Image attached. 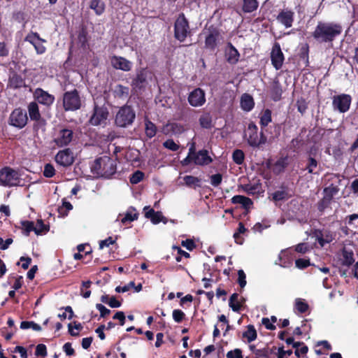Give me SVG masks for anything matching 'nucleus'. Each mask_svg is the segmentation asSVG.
<instances>
[{
    "label": "nucleus",
    "instance_id": "nucleus-1",
    "mask_svg": "<svg viewBox=\"0 0 358 358\" xmlns=\"http://www.w3.org/2000/svg\"><path fill=\"white\" fill-rule=\"evenodd\" d=\"M342 31L339 24L319 22L312 36L319 43H332Z\"/></svg>",
    "mask_w": 358,
    "mask_h": 358
},
{
    "label": "nucleus",
    "instance_id": "nucleus-2",
    "mask_svg": "<svg viewBox=\"0 0 358 358\" xmlns=\"http://www.w3.org/2000/svg\"><path fill=\"white\" fill-rule=\"evenodd\" d=\"M213 162L212 157L209 155L208 151L202 149L196 150V143H192L189 148L187 156L181 161L182 166H188L194 164L197 166H207Z\"/></svg>",
    "mask_w": 358,
    "mask_h": 358
},
{
    "label": "nucleus",
    "instance_id": "nucleus-3",
    "mask_svg": "<svg viewBox=\"0 0 358 358\" xmlns=\"http://www.w3.org/2000/svg\"><path fill=\"white\" fill-rule=\"evenodd\" d=\"M244 138L253 149H261L267 141V138L262 131L259 135L258 127L253 122L248 124V129L244 134Z\"/></svg>",
    "mask_w": 358,
    "mask_h": 358
},
{
    "label": "nucleus",
    "instance_id": "nucleus-4",
    "mask_svg": "<svg viewBox=\"0 0 358 358\" xmlns=\"http://www.w3.org/2000/svg\"><path fill=\"white\" fill-rule=\"evenodd\" d=\"M205 34L204 48L206 50L214 51L223 40L222 30L214 24L206 27L203 31Z\"/></svg>",
    "mask_w": 358,
    "mask_h": 358
},
{
    "label": "nucleus",
    "instance_id": "nucleus-5",
    "mask_svg": "<svg viewBox=\"0 0 358 358\" xmlns=\"http://www.w3.org/2000/svg\"><path fill=\"white\" fill-rule=\"evenodd\" d=\"M192 35L189 22L183 13H180L177 17L173 25V36L176 40L180 43Z\"/></svg>",
    "mask_w": 358,
    "mask_h": 358
},
{
    "label": "nucleus",
    "instance_id": "nucleus-6",
    "mask_svg": "<svg viewBox=\"0 0 358 358\" xmlns=\"http://www.w3.org/2000/svg\"><path fill=\"white\" fill-rule=\"evenodd\" d=\"M136 119V112L132 106L127 104L120 107L115 117L117 127L126 128L131 125Z\"/></svg>",
    "mask_w": 358,
    "mask_h": 358
},
{
    "label": "nucleus",
    "instance_id": "nucleus-7",
    "mask_svg": "<svg viewBox=\"0 0 358 358\" xmlns=\"http://www.w3.org/2000/svg\"><path fill=\"white\" fill-rule=\"evenodd\" d=\"M62 107L64 111H76L82 107V99L77 89L65 92L62 95Z\"/></svg>",
    "mask_w": 358,
    "mask_h": 358
},
{
    "label": "nucleus",
    "instance_id": "nucleus-8",
    "mask_svg": "<svg viewBox=\"0 0 358 358\" xmlns=\"http://www.w3.org/2000/svg\"><path fill=\"white\" fill-rule=\"evenodd\" d=\"M109 117V110L106 106H99L94 103L92 114L90 116L88 122L90 125L97 127H106Z\"/></svg>",
    "mask_w": 358,
    "mask_h": 358
},
{
    "label": "nucleus",
    "instance_id": "nucleus-9",
    "mask_svg": "<svg viewBox=\"0 0 358 358\" xmlns=\"http://www.w3.org/2000/svg\"><path fill=\"white\" fill-rule=\"evenodd\" d=\"M20 181V175L17 171L10 166H4L0 169V185L15 187L19 185Z\"/></svg>",
    "mask_w": 358,
    "mask_h": 358
},
{
    "label": "nucleus",
    "instance_id": "nucleus-10",
    "mask_svg": "<svg viewBox=\"0 0 358 358\" xmlns=\"http://www.w3.org/2000/svg\"><path fill=\"white\" fill-rule=\"evenodd\" d=\"M28 122V116L25 110L21 108H15L8 117V124L17 129H22Z\"/></svg>",
    "mask_w": 358,
    "mask_h": 358
},
{
    "label": "nucleus",
    "instance_id": "nucleus-11",
    "mask_svg": "<svg viewBox=\"0 0 358 358\" xmlns=\"http://www.w3.org/2000/svg\"><path fill=\"white\" fill-rule=\"evenodd\" d=\"M351 102L352 97L349 94H341L335 95L332 98V107L334 110L344 113L349 110Z\"/></svg>",
    "mask_w": 358,
    "mask_h": 358
},
{
    "label": "nucleus",
    "instance_id": "nucleus-12",
    "mask_svg": "<svg viewBox=\"0 0 358 358\" xmlns=\"http://www.w3.org/2000/svg\"><path fill=\"white\" fill-rule=\"evenodd\" d=\"M74 138V132L72 129L63 128L58 131L53 141L59 148L68 146Z\"/></svg>",
    "mask_w": 358,
    "mask_h": 358
},
{
    "label": "nucleus",
    "instance_id": "nucleus-13",
    "mask_svg": "<svg viewBox=\"0 0 358 358\" xmlns=\"http://www.w3.org/2000/svg\"><path fill=\"white\" fill-rule=\"evenodd\" d=\"M24 41L29 42L34 47L38 55H42L46 52V48L43 45L46 40L41 38L37 32L31 31L24 38Z\"/></svg>",
    "mask_w": 358,
    "mask_h": 358
},
{
    "label": "nucleus",
    "instance_id": "nucleus-14",
    "mask_svg": "<svg viewBox=\"0 0 358 358\" xmlns=\"http://www.w3.org/2000/svg\"><path fill=\"white\" fill-rule=\"evenodd\" d=\"M55 160L57 164L63 167H69L71 166L75 158L73 152L70 148H65L59 150L55 157Z\"/></svg>",
    "mask_w": 358,
    "mask_h": 358
},
{
    "label": "nucleus",
    "instance_id": "nucleus-15",
    "mask_svg": "<svg viewBox=\"0 0 358 358\" xmlns=\"http://www.w3.org/2000/svg\"><path fill=\"white\" fill-rule=\"evenodd\" d=\"M187 101L189 105L193 107L202 106L206 101L204 90L200 87L195 88L189 92Z\"/></svg>",
    "mask_w": 358,
    "mask_h": 358
},
{
    "label": "nucleus",
    "instance_id": "nucleus-16",
    "mask_svg": "<svg viewBox=\"0 0 358 358\" xmlns=\"http://www.w3.org/2000/svg\"><path fill=\"white\" fill-rule=\"evenodd\" d=\"M271 64L276 70L282 68L285 57L278 43H275L271 52Z\"/></svg>",
    "mask_w": 358,
    "mask_h": 358
},
{
    "label": "nucleus",
    "instance_id": "nucleus-17",
    "mask_svg": "<svg viewBox=\"0 0 358 358\" xmlns=\"http://www.w3.org/2000/svg\"><path fill=\"white\" fill-rule=\"evenodd\" d=\"M34 97L38 103L47 107L50 106L55 100L54 95L49 94L41 88H36L35 90Z\"/></svg>",
    "mask_w": 358,
    "mask_h": 358
},
{
    "label": "nucleus",
    "instance_id": "nucleus-18",
    "mask_svg": "<svg viewBox=\"0 0 358 358\" xmlns=\"http://www.w3.org/2000/svg\"><path fill=\"white\" fill-rule=\"evenodd\" d=\"M116 169V162L109 157L103 156L101 177L109 178L110 176L115 173Z\"/></svg>",
    "mask_w": 358,
    "mask_h": 358
},
{
    "label": "nucleus",
    "instance_id": "nucleus-19",
    "mask_svg": "<svg viewBox=\"0 0 358 358\" xmlns=\"http://www.w3.org/2000/svg\"><path fill=\"white\" fill-rule=\"evenodd\" d=\"M240 56L236 47L231 43H228L224 50L226 61L231 65L236 64L239 62Z\"/></svg>",
    "mask_w": 358,
    "mask_h": 358
},
{
    "label": "nucleus",
    "instance_id": "nucleus-20",
    "mask_svg": "<svg viewBox=\"0 0 358 358\" xmlns=\"http://www.w3.org/2000/svg\"><path fill=\"white\" fill-rule=\"evenodd\" d=\"M110 62L113 68L124 71H129L132 67L131 62L122 57L114 55L111 57Z\"/></svg>",
    "mask_w": 358,
    "mask_h": 358
},
{
    "label": "nucleus",
    "instance_id": "nucleus-21",
    "mask_svg": "<svg viewBox=\"0 0 358 358\" xmlns=\"http://www.w3.org/2000/svg\"><path fill=\"white\" fill-rule=\"evenodd\" d=\"M294 17V13L293 11L287 9H283L278 13L276 19L286 28H289L292 26Z\"/></svg>",
    "mask_w": 358,
    "mask_h": 358
},
{
    "label": "nucleus",
    "instance_id": "nucleus-22",
    "mask_svg": "<svg viewBox=\"0 0 358 358\" xmlns=\"http://www.w3.org/2000/svg\"><path fill=\"white\" fill-rule=\"evenodd\" d=\"M148 71L145 69H141L136 73V77L132 80L131 86L134 89H142L147 83Z\"/></svg>",
    "mask_w": 358,
    "mask_h": 358
},
{
    "label": "nucleus",
    "instance_id": "nucleus-23",
    "mask_svg": "<svg viewBox=\"0 0 358 358\" xmlns=\"http://www.w3.org/2000/svg\"><path fill=\"white\" fill-rule=\"evenodd\" d=\"M280 190H277L272 194L273 201H280L287 200L292 197V194L287 185L283 183L280 185Z\"/></svg>",
    "mask_w": 358,
    "mask_h": 358
},
{
    "label": "nucleus",
    "instance_id": "nucleus-24",
    "mask_svg": "<svg viewBox=\"0 0 358 358\" xmlns=\"http://www.w3.org/2000/svg\"><path fill=\"white\" fill-rule=\"evenodd\" d=\"M143 211L145 213V217L150 219L154 224H159L160 222H162L164 219H166L162 212L155 211L153 208H150V206H145Z\"/></svg>",
    "mask_w": 358,
    "mask_h": 358
},
{
    "label": "nucleus",
    "instance_id": "nucleus-25",
    "mask_svg": "<svg viewBox=\"0 0 358 358\" xmlns=\"http://www.w3.org/2000/svg\"><path fill=\"white\" fill-rule=\"evenodd\" d=\"M25 86V80L16 72H13L8 78V87L13 90L20 89Z\"/></svg>",
    "mask_w": 358,
    "mask_h": 358
},
{
    "label": "nucleus",
    "instance_id": "nucleus-26",
    "mask_svg": "<svg viewBox=\"0 0 358 358\" xmlns=\"http://www.w3.org/2000/svg\"><path fill=\"white\" fill-rule=\"evenodd\" d=\"M304 170L307 171L308 173L313 175H319L321 171L319 162L311 155H309L307 159Z\"/></svg>",
    "mask_w": 358,
    "mask_h": 358
},
{
    "label": "nucleus",
    "instance_id": "nucleus-27",
    "mask_svg": "<svg viewBox=\"0 0 358 358\" xmlns=\"http://www.w3.org/2000/svg\"><path fill=\"white\" fill-rule=\"evenodd\" d=\"M288 164V157L287 156L281 157L275 163H273L272 172L275 175L278 176L285 171Z\"/></svg>",
    "mask_w": 358,
    "mask_h": 358
},
{
    "label": "nucleus",
    "instance_id": "nucleus-28",
    "mask_svg": "<svg viewBox=\"0 0 358 358\" xmlns=\"http://www.w3.org/2000/svg\"><path fill=\"white\" fill-rule=\"evenodd\" d=\"M89 37L87 29L82 27L78 34V45L83 50L89 48Z\"/></svg>",
    "mask_w": 358,
    "mask_h": 358
},
{
    "label": "nucleus",
    "instance_id": "nucleus-29",
    "mask_svg": "<svg viewBox=\"0 0 358 358\" xmlns=\"http://www.w3.org/2000/svg\"><path fill=\"white\" fill-rule=\"evenodd\" d=\"M29 115L31 120L38 122L41 119V115L37 102L31 101L27 106Z\"/></svg>",
    "mask_w": 358,
    "mask_h": 358
},
{
    "label": "nucleus",
    "instance_id": "nucleus-30",
    "mask_svg": "<svg viewBox=\"0 0 358 358\" xmlns=\"http://www.w3.org/2000/svg\"><path fill=\"white\" fill-rule=\"evenodd\" d=\"M255 106V101L252 96L247 93L243 94L241 98V107L247 112L252 110Z\"/></svg>",
    "mask_w": 358,
    "mask_h": 358
},
{
    "label": "nucleus",
    "instance_id": "nucleus-31",
    "mask_svg": "<svg viewBox=\"0 0 358 358\" xmlns=\"http://www.w3.org/2000/svg\"><path fill=\"white\" fill-rule=\"evenodd\" d=\"M282 89L278 80H274L271 87V98L274 101L282 99Z\"/></svg>",
    "mask_w": 358,
    "mask_h": 358
},
{
    "label": "nucleus",
    "instance_id": "nucleus-32",
    "mask_svg": "<svg viewBox=\"0 0 358 358\" xmlns=\"http://www.w3.org/2000/svg\"><path fill=\"white\" fill-rule=\"evenodd\" d=\"M138 215L139 214L136 211V209L134 207L131 206L128 208L124 216L122 218L121 222L123 224H127L129 222L138 220Z\"/></svg>",
    "mask_w": 358,
    "mask_h": 358
},
{
    "label": "nucleus",
    "instance_id": "nucleus-33",
    "mask_svg": "<svg viewBox=\"0 0 358 358\" xmlns=\"http://www.w3.org/2000/svg\"><path fill=\"white\" fill-rule=\"evenodd\" d=\"M257 0H243L242 11L245 13H252L258 8Z\"/></svg>",
    "mask_w": 358,
    "mask_h": 358
},
{
    "label": "nucleus",
    "instance_id": "nucleus-34",
    "mask_svg": "<svg viewBox=\"0 0 358 358\" xmlns=\"http://www.w3.org/2000/svg\"><path fill=\"white\" fill-rule=\"evenodd\" d=\"M89 7L92 9L97 15H101L105 10V3L102 0H90Z\"/></svg>",
    "mask_w": 358,
    "mask_h": 358
},
{
    "label": "nucleus",
    "instance_id": "nucleus-35",
    "mask_svg": "<svg viewBox=\"0 0 358 358\" xmlns=\"http://www.w3.org/2000/svg\"><path fill=\"white\" fill-rule=\"evenodd\" d=\"M272 112L270 109H265L260 115L259 124L264 129L272 121Z\"/></svg>",
    "mask_w": 358,
    "mask_h": 358
},
{
    "label": "nucleus",
    "instance_id": "nucleus-36",
    "mask_svg": "<svg viewBox=\"0 0 358 358\" xmlns=\"http://www.w3.org/2000/svg\"><path fill=\"white\" fill-rule=\"evenodd\" d=\"M231 202L233 203L241 204L244 208H248L252 204V201L250 198L242 195L234 196L231 199Z\"/></svg>",
    "mask_w": 358,
    "mask_h": 358
},
{
    "label": "nucleus",
    "instance_id": "nucleus-37",
    "mask_svg": "<svg viewBox=\"0 0 358 358\" xmlns=\"http://www.w3.org/2000/svg\"><path fill=\"white\" fill-rule=\"evenodd\" d=\"M342 264L346 266L352 265L355 262L354 253L352 250L343 249L342 252Z\"/></svg>",
    "mask_w": 358,
    "mask_h": 358
},
{
    "label": "nucleus",
    "instance_id": "nucleus-38",
    "mask_svg": "<svg viewBox=\"0 0 358 358\" xmlns=\"http://www.w3.org/2000/svg\"><path fill=\"white\" fill-rule=\"evenodd\" d=\"M243 337L247 338L248 343H251L257 339V333L252 324H249L247 327V331L243 333Z\"/></svg>",
    "mask_w": 358,
    "mask_h": 358
},
{
    "label": "nucleus",
    "instance_id": "nucleus-39",
    "mask_svg": "<svg viewBox=\"0 0 358 358\" xmlns=\"http://www.w3.org/2000/svg\"><path fill=\"white\" fill-rule=\"evenodd\" d=\"M145 132L149 138L154 137L157 133L156 125L148 119L145 120Z\"/></svg>",
    "mask_w": 358,
    "mask_h": 358
},
{
    "label": "nucleus",
    "instance_id": "nucleus-40",
    "mask_svg": "<svg viewBox=\"0 0 358 358\" xmlns=\"http://www.w3.org/2000/svg\"><path fill=\"white\" fill-rule=\"evenodd\" d=\"M238 294L234 293L229 298V306L234 312H238L241 309V303L238 301Z\"/></svg>",
    "mask_w": 358,
    "mask_h": 358
},
{
    "label": "nucleus",
    "instance_id": "nucleus-41",
    "mask_svg": "<svg viewBox=\"0 0 358 358\" xmlns=\"http://www.w3.org/2000/svg\"><path fill=\"white\" fill-rule=\"evenodd\" d=\"M199 124L202 128L211 129L212 124V116L209 113H206L201 115L199 119Z\"/></svg>",
    "mask_w": 358,
    "mask_h": 358
},
{
    "label": "nucleus",
    "instance_id": "nucleus-42",
    "mask_svg": "<svg viewBox=\"0 0 358 358\" xmlns=\"http://www.w3.org/2000/svg\"><path fill=\"white\" fill-rule=\"evenodd\" d=\"M21 229L24 235L28 236L30 232L34 231L35 233L34 222L29 220H22L20 222Z\"/></svg>",
    "mask_w": 358,
    "mask_h": 358
},
{
    "label": "nucleus",
    "instance_id": "nucleus-43",
    "mask_svg": "<svg viewBox=\"0 0 358 358\" xmlns=\"http://www.w3.org/2000/svg\"><path fill=\"white\" fill-rule=\"evenodd\" d=\"M338 188L336 186H334L333 184L327 187L324 189V196L326 200L332 201L334 196L338 193Z\"/></svg>",
    "mask_w": 358,
    "mask_h": 358
},
{
    "label": "nucleus",
    "instance_id": "nucleus-44",
    "mask_svg": "<svg viewBox=\"0 0 358 358\" xmlns=\"http://www.w3.org/2000/svg\"><path fill=\"white\" fill-rule=\"evenodd\" d=\"M103 164V157L96 159L91 166V171L93 173L101 176L102 166Z\"/></svg>",
    "mask_w": 358,
    "mask_h": 358
},
{
    "label": "nucleus",
    "instance_id": "nucleus-45",
    "mask_svg": "<svg viewBox=\"0 0 358 358\" xmlns=\"http://www.w3.org/2000/svg\"><path fill=\"white\" fill-rule=\"evenodd\" d=\"M35 227V234L36 235H42L43 234L47 233L50 230V226L45 224L43 220H38Z\"/></svg>",
    "mask_w": 358,
    "mask_h": 358
},
{
    "label": "nucleus",
    "instance_id": "nucleus-46",
    "mask_svg": "<svg viewBox=\"0 0 358 358\" xmlns=\"http://www.w3.org/2000/svg\"><path fill=\"white\" fill-rule=\"evenodd\" d=\"M92 282L90 280L83 281L80 287V294L85 298L87 299L91 295V290L90 289Z\"/></svg>",
    "mask_w": 358,
    "mask_h": 358
},
{
    "label": "nucleus",
    "instance_id": "nucleus-47",
    "mask_svg": "<svg viewBox=\"0 0 358 358\" xmlns=\"http://www.w3.org/2000/svg\"><path fill=\"white\" fill-rule=\"evenodd\" d=\"M129 89L128 87L117 85L114 90V94L115 96L118 98L127 97L129 95Z\"/></svg>",
    "mask_w": 358,
    "mask_h": 358
},
{
    "label": "nucleus",
    "instance_id": "nucleus-48",
    "mask_svg": "<svg viewBox=\"0 0 358 358\" xmlns=\"http://www.w3.org/2000/svg\"><path fill=\"white\" fill-rule=\"evenodd\" d=\"M262 188V185L259 182L255 184H246L244 185L243 189L248 194H255L259 193Z\"/></svg>",
    "mask_w": 358,
    "mask_h": 358
},
{
    "label": "nucleus",
    "instance_id": "nucleus-49",
    "mask_svg": "<svg viewBox=\"0 0 358 358\" xmlns=\"http://www.w3.org/2000/svg\"><path fill=\"white\" fill-rule=\"evenodd\" d=\"M185 185L188 187H200V179L193 176H185L183 178Z\"/></svg>",
    "mask_w": 358,
    "mask_h": 358
},
{
    "label": "nucleus",
    "instance_id": "nucleus-50",
    "mask_svg": "<svg viewBox=\"0 0 358 358\" xmlns=\"http://www.w3.org/2000/svg\"><path fill=\"white\" fill-rule=\"evenodd\" d=\"M233 161L238 165H241L245 159V155L243 150L236 149L232 154Z\"/></svg>",
    "mask_w": 358,
    "mask_h": 358
},
{
    "label": "nucleus",
    "instance_id": "nucleus-51",
    "mask_svg": "<svg viewBox=\"0 0 358 358\" xmlns=\"http://www.w3.org/2000/svg\"><path fill=\"white\" fill-rule=\"evenodd\" d=\"M275 349L276 348L273 347L272 349L264 348L263 349L255 350V354L258 357L268 358L269 355L273 353Z\"/></svg>",
    "mask_w": 358,
    "mask_h": 358
},
{
    "label": "nucleus",
    "instance_id": "nucleus-52",
    "mask_svg": "<svg viewBox=\"0 0 358 358\" xmlns=\"http://www.w3.org/2000/svg\"><path fill=\"white\" fill-rule=\"evenodd\" d=\"M295 308L300 313H305L309 308L308 304L301 299H296L295 300Z\"/></svg>",
    "mask_w": 358,
    "mask_h": 358
},
{
    "label": "nucleus",
    "instance_id": "nucleus-53",
    "mask_svg": "<svg viewBox=\"0 0 358 358\" xmlns=\"http://www.w3.org/2000/svg\"><path fill=\"white\" fill-rule=\"evenodd\" d=\"M308 55H309V45L308 43H305L300 48L299 57H300V59L306 61V66H308V64L309 63Z\"/></svg>",
    "mask_w": 358,
    "mask_h": 358
},
{
    "label": "nucleus",
    "instance_id": "nucleus-54",
    "mask_svg": "<svg viewBox=\"0 0 358 358\" xmlns=\"http://www.w3.org/2000/svg\"><path fill=\"white\" fill-rule=\"evenodd\" d=\"M144 176L145 174L143 172L137 170L131 175L129 178V181L133 185L138 184L143 179Z\"/></svg>",
    "mask_w": 358,
    "mask_h": 358
},
{
    "label": "nucleus",
    "instance_id": "nucleus-55",
    "mask_svg": "<svg viewBox=\"0 0 358 358\" xmlns=\"http://www.w3.org/2000/svg\"><path fill=\"white\" fill-rule=\"evenodd\" d=\"M296 106L297 108V110L303 115L307 108H308V103L306 102V99L303 98H301L297 99Z\"/></svg>",
    "mask_w": 358,
    "mask_h": 358
},
{
    "label": "nucleus",
    "instance_id": "nucleus-56",
    "mask_svg": "<svg viewBox=\"0 0 358 358\" xmlns=\"http://www.w3.org/2000/svg\"><path fill=\"white\" fill-rule=\"evenodd\" d=\"M55 175V169L52 164H46L44 166L43 176L45 178H52Z\"/></svg>",
    "mask_w": 358,
    "mask_h": 358
},
{
    "label": "nucleus",
    "instance_id": "nucleus-57",
    "mask_svg": "<svg viewBox=\"0 0 358 358\" xmlns=\"http://www.w3.org/2000/svg\"><path fill=\"white\" fill-rule=\"evenodd\" d=\"M163 146L171 151H177L180 146L178 144L176 143L173 139H167L163 143Z\"/></svg>",
    "mask_w": 358,
    "mask_h": 358
},
{
    "label": "nucleus",
    "instance_id": "nucleus-58",
    "mask_svg": "<svg viewBox=\"0 0 358 358\" xmlns=\"http://www.w3.org/2000/svg\"><path fill=\"white\" fill-rule=\"evenodd\" d=\"M173 319L177 323H180L185 317V314L180 309H175L173 310Z\"/></svg>",
    "mask_w": 358,
    "mask_h": 358
},
{
    "label": "nucleus",
    "instance_id": "nucleus-59",
    "mask_svg": "<svg viewBox=\"0 0 358 358\" xmlns=\"http://www.w3.org/2000/svg\"><path fill=\"white\" fill-rule=\"evenodd\" d=\"M296 267L299 269H305L310 265L309 259L299 258L295 261Z\"/></svg>",
    "mask_w": 358,
    "mask_h": 358
},
{
    "label": "nucleus",
    "instance_id": "nucleus-60",
    "mask_svg": "<svg viewBox=\"0 0 358 358\" xmlns=\"http://www.w3.org/2000/svg\"><path fill=\"white\" fill-rule=\"evenodd\" d=\"M335 236L333 234V233L329 230H324L323 234V239L324 241L322 242V246L324 247L325 244L330 243L332 242L334 239Z\"/></svg>",
    "mask_w": 358,
    "mask_h": 358
},
{
    "label": "nucleus",
    "instance_id": "nucleus-61",
    "mask_svg": "<svg viewBox=\"0 0 358 358\" xmlns=\"http://www.w3.org/2000/svg\"><path fill=\"white\" fill-rule=\"evenodd\" d=\"M331 203V201L326 200L324 198L322 197V199H320L317 203V210L320 213H323L325 210V209L330 206Z\"/></svg>",
    "mask_w": 358,
    "mask_h": 358
},
{
    "label": "nucleus",
    "instance_id": "nucleus-62",
    "mask_svg": "<svg viewBox=\"0 0 358 358\" xmlns=\"http://www.w3.org/2000/svg\"><path fill=\"white\" fill-rule=\"evenodd\" d=\"M237 282L241 288H243L246 285V283H247L246 275H245V272L243 271V270H242V269H240L238 271Z\"/></svg>",
    "mask_w": 358,
    "mask_h": 358
},
{
    "label": "nucleus",
    "instance_id": "nucleus-63",
    "mask_svg": "<svg viewBox=\"0 0 358 358\" xmlns=\"http://www.w3.org/2000/svg\"><path fill=\"white\" fill-rule=\"evenodd\" d=\"M222 180V176L220 173H216L210 176V183L214 187L220 185Z\"/></svg>",
    "mask_w": 358,
    "mask_h": 358
},
{
    "label": "nucleus",
    "instance_id": "nucleus-64",
    "mask_svg": "<svg viewBox=\"0 0 358 358\" xmlns=\"http://www.w3.org/2000/svg\"><path fill=\"white\" fill-rule=\"evenodd\" d=\"M227 358H243L242 350L239 348H236L234 350H230L227 353Z\"/></svg>",
    "mask_w": 358,
    "mask_h": 358
}]
</instances>
